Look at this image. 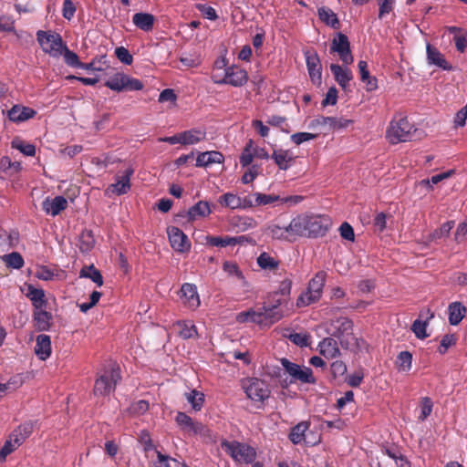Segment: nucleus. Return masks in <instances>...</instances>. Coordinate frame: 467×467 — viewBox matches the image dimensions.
<instances>
[{"instance_id":"obj_1","label":"nucleus","mask_w":467,"mask_h":467,"mask_svg":"<svg viewBox=\"0 0 467 467\" xmlns=\"http://www.w3.org/2000/svg\"><path fill=\"white\" fill-rule=\"evenodd\" d=\"M422 133L409 122L407 117L400 116L399 119L390 122L386 137L391 144H397L420 139Z\"/></svg>"},{"instance_id":"obj_2","label":"nucleus","mask_w":467,"mask_h":467,"mask_svg":"<svg viewBox=\"0 0 467 467\" xmlns=\"http://www.w3.org/2000/svg\"><path fill=\"white\" fill-rule=\"evenodd\" d=\"M36 38L45 53L49 54L53 57L62 56L65 44L59 34L52 31L38 30Z\"/></svg>"},{"instance_id":"obj_3","label":"nucleus","mask_w":467,"mask_h":467,"mask_svg":"<svg viewBox=\"0 0 467 467\" xmlns=\"http://www.w3.org/2000/svg\"><path fill=\"white\" fill-rule=\"evenodd\" d=\"M221 446L234 461L239 462L251 463L256 456L253 447L239 441H223Z\"/></svg>"},{"instance_id":"obj_4","label":"nucleus","mask_w":467,"mask_h":467,"mask_svg":"<svg viewBox=\"0 0 467 467\" xmlns=\"http://www.w3.org/2000/svg\"><path fill=\"white\" fill-rule=\"evenodd\" d=\"M120 369L118 366H113L109 371H106L99 376L94 385L93 392L95 395L106 396L113 391L119 380H120Z\"/></svg>"},{"instance_id":"obj_5","label":"nucleus","mask_w":467,"mask_h":467,"mask_svg":"<svg viewBox=\"0 0 467 467\" xmlns=\"http://www.w3.org/2000/svg\"><path fill=\"white\" fill-rule=\"evenodd\" d=\"M281 364L285 372L291 376V383L299 381L301 383L315 384L317 382L313 376V371L308 367H301L296 363L289 361L287 358H282Z\"/></svg>"},{"instance_id":"obj_6","label":"nucleus","mask_w":467,"mask_h":467,"mask_svg":"<svg viewBox=\"0 0 467 467\" xmlns=\"http://www.w3.org/2000/svg\"><path fill=\"white\" fill-rule=\"evenodd\" d=\"M330 52L337 53L341 61L346 65H350L354 61L348 37L341 32L337 33L333 38Z\"/></svg>"},{"instance_id":"obj_7","label":"nucleus","mask_w":467,"mask_h":467,"mask_svg":"<svg viewBox=\"0 0 467 467\" xmlns=\"http://www.w3.org/2000/svg\"><path fill=\"white\" fill-rule=\"evenodd\" d=\"M327 274L324 271L318 272L308 284V293L306 294L307 300L305 301V296L302 295L297 299V306L309 305L317 301L320 297V293L325 285Z\"/></svg>"},{"instance_id":"obj_8","label":"nucleus","mask_w":467,"mask_h":467,"mask_svg":"<svg viewBox=\"0 0 467 467\" xmlns=\"http://www.w3.org/2000/svg\"><path fill=\"white\" fill-rule=\"evenodd\" d=\"M307 238H318L324 236L331 226L328 217L319 215H307Z\"/></svg>"},{"instance_id":"obj_9","label":"nucleus","mask_w":467,"mask_h":467,"mask_svg":"<svg viewBox=\"0 0 467 467\" xmlns=\"http://www.w3.org/2000/svg\"><path fill=\"white\" fill-rule=\"evenodd\" d=\"M306 62L311 81L314 84L320 85L322 79V65L320 58L316 51L305 52Z\"/></svg>"},{"instance_id":"obj_10","label":"nucleus","mask_w":467,"mask_h":467,"mask_svg":"<svg viewBox=\"0 0 467 467\" xmlns=\"http://www.w3.org/2000/svg\"><path fill=\"white\" fill-rule=\"evenodd\" d=\"M351 122L352 120L343 118L320 116L311 121L310 127H323L327 131H331L347 128Z\"/></svg>"},{"instance_id":"obj_11","label":"nucleus","mask_w":467,"mask_h":467,"mask_svg":"<svg viewBox=\"0 0 467 467\" xmlns=\"http://www.w3.org/2000/svg\"><path fill=\"white\" fill-rule=\"evenodd\" d=\"M168 235L171 247L180 253L188 252L191 248V244L187 235L178 227L171 226L168 228Z\"/></svg>"},{"instance_id":"obj_12","label":"nucleus","mask_w":467,"mask_h":467,"mask_svg":"<svg viewBox=\"0 0 467 467\" xmlns=\"http://www.w3.org/2000/svg\"><path fill=\"white\" fill-rule=\"evenodd\" d=\"M247 397L255 401H263L269 397V389L265 381L258 379H252L249 385L245 387Z\"/></svg>"},{"instance_id":"obj_13","label":"nucleus","mask_w":467,"mask_h":467,"mask_svg":"<svg viewBox=\"0 0 467 467\" xmlns=\"http://www.w3.org/2000/svg\"><path fill=\"white\" fill-rule=\"evenodd\" d=\"M248 75L244 69L236 66L226 68L225 76L221 83L230 84L234 87H241L247 82Z\"/></svg>"},{"instance_id":"obj_14","label":"nucleus","mask_w":467,"mask_h":467,"mask_svg":"<svg viewBox=\"0 0 467 467\" xmlns=\"http://www.w3.org/2000/svg\"><path fill=\"white\" fill-rule=\"evenodd\" d=\"M330 327H332L330 335L336 338L353 335V321L348 317H340L332 320Z\"/></svg>"},{"instance_id":"obj_15","label":"nucleus","mask_w":467,"mask_h":467,"mask_svg":"<svg viewBox=\"0 0 467 467\" xmlns=\"http://www.w3.org/2000/svg\"><path fill=\"white\" fill-rule=\"evenodd\" d=\"M175 421L183 431L190 434L201 433L204 429L202 423L194 422L192 419L184 412H178Z\"/></svg>"},{"instance_id":"obj_16","label":"nucleus","mask_w":467,"mask_h":467,"mask_svg":"<svg viewBox=\"0 0 467 467\" xmlns=\"http://www.w3.org/2000/svg\"><path fill=\"white\" fill-rule=\"evenodd\" d=\"M260 314V319L262 320L261 326H271L284 317L282 309H276L274 306H267L264 304L263 307L258 311Z\"/></svg>"},{"instance_id":"obj_17","label":"nucleus","mask_w":467,"mask_h":467,"mask_svg":"<svg viewBox=\"0 0 467 467\" xmlns=\"http://www.w3.org/2000/svg\"><path fill=\"white\" fill-rule=\"evenodd\" d=\"M36 114V111L31 108L15 105L7 111L8 119L13 122H23L32 119Z\"/></svg>"},{"instance_id":"obj_18","label":"nucleus","mask_w":467,"mask_h":467,"mask_svg":"<svg viewBox=\"0 0 467 467\" xmlns=\"http://www.w3.org/2000/svg\"><path fill=\"white\" fill-rule=\"evenodd\" d=\"M307 215H299L294 218L286 226V231L290 236L307 237Z\"/></svg>"},{"instance_id":"obj_19","label":"nucleus","mask_w":467,"mask_h":467,"mask_svg":"<svg viewBox=\"0 0 467 467\" xmlns=\"http://www.w3.org/2000/svg\"><path fill=\"white\" fill-rule=\"evenodd\" d=\"M181 297L183 299V303L190 308H196L200 305L199 296L197 288L194 285L185 283L181 288Z\"/></svg>"},{"instance_id":"obj_20","label":"nucleus","mask_w":467,"mask_h":467,"mask_svg":"<svg viewBox=\"0 0 467 467\" xmlns=\"http://www.w3.org/2000/svg\"><path fill=\"white\" fill-rule=\"evenodd\" d=\"M334 337H325L319 344V353L327 358H334L340 356L337 341Z\"/></svg>"},{"instance_id":"obj_21","label":"nucleus","mask_w":467,"mask_h":467,"mask_svg":"<svg viewBox=\"0 0 467 467\" xmlns=\"http://www.w3.org/2000/svg\"><path fill=\"white\" fill-rule=\"evenodd\" d=\"M67 206V201L63 196H56L52 200L47 198L43 202V210L53 216L59 214Z\"/></svg>"},{"instance_id":"obj_22","label":"nucleus","mask_w":467,"mask_h":467,"mask_svg":"<svg viewBox=\"0 0 467 467\" xmlns=\"http://www.w3.org/2000/svg\"><path fill=\"white\" fill-rule=\"evenodd\" d=\"M33 317L36 330L47 331L51 327L53 318L52 315L43 308L34 309Z\"/></svg>"},{"instance_id":"obj_23","label":"nucleus","mask_w":467,"mask_h":467,"mask_svg":"<svg viewBox=\"0 0 467 467\" xmlns=\"http://www.w3.org/2000/svg\"><path fill=\"white\" fill-rule=\"evenodd\" d=\"M35 353L41 360H46L50 357L51 339L49 336L41 334L36 337Z\"/></svg>"},{"instance_id":"obj_24","label":"nucleus","mask_w":467,"mask_h":467,"mask_svg":"<svg viewBox=\"0 0 467 467\" xmlns=\"http://www.w3.org/2000/svg\"><path fill=\"white\" fill-rule=\"evenodd\" d=\"M133 174L131 168H127L120 176H118L116 183L112 184L113 192L118 195L126 193L130 189V177Z\"/></svg>"},{"instance_id":"obj_25","label":"nucleus","mask_w":467,"mask_h":467,"mask_svg":"<svg viewBox=\"0 0 467 467\" xmlns=\"http://www.w3.org/2000/svg\"><path fill=\"white\" fill-rule=\"evenodd\" d=\"M330 70L334 75L335 80L337 82V84L345 89L348 85V82L353 78L350 69L348 67L343 68L337 64H331Z\"/></svg>"},{"instance_id":"obj_26","label":"nucleus","mask_w":467,"mask_h":467,"mask_svg":"<svg viewBox=\"0 0 467 467\" xmlns=\"http://www.w3.org/2000/svg\"><path fill=\"white\" fill-rule=\"evenodd\" d=\"M224 161L223 155L215 150L200 153L196 159L197 167H207L213 163H222Z\"/></svg>"},{"instance_id":"obj_27","label":"nucleus","mask_w":467,"mask_h":467,"mask_svg":"<svg viewBox=\"0 0 467 467\" xmlns=\"http://www.w3.org/2000/svg\"><path fill=\"white\" fill-rule=\"evenodd\" d=\"M271 158L275 161L278 168L283 171H286L290 163L295 161V157L291 155L289 150L283 149L274 150Z\"/></svg>"},{"instance_id":"obj_28","label":"nucleus","mask_w":467,"mask_h":467,"mask_svg":"<svg viewBox=\"0 0 467 467\" xmlns=\"http://www.w3.org/2000/svg\"><path fill=\"white\" fill-rule=\"evenodd\" d=\"M132 22L138 28L149 32L153 28L155 17L149 13H136L132 17Z\"/></svg>"},{"instance_id":"obj_29","label":"nucleus","mask_w":467,"mask_h":467,"mask_svg":"<svg viewBox=\"0 0 467 467\" xmlns=\"http://www.w3.org/2000/svg\"><path fill=\"white\" fill-rule=\"evenodd\" d=\"M466 307L461 302H453L449 305V322L451 326H457L466 314Z\"/></svg>"},{"instance_id":"obj_30","label":"nucleus","mask_w":467,"mask_h":467,"mask_svg":"<svg viewBox=\"0 0 467 467\" xmlns=\"http://www.w3.org/2000/svg\"><path fill=\"white\" fill-rule=\"evenodd\" d=\"M427 58L430 64L436 65L442 69L449 70L451 68L441 52L430 44L427 45Z\"/></svg>"},{"instance_id":"obj_31","label":"nucleus","mask_w":467,"mask_h":467,"mask_svg":"<svg viewBox=\"0 0 467 467\" xmlns=\"http://www.w3.org/2000/svg\"><path fill=\"white\" fill-rule=\"evenodd\" d=\"M358 70L360 73L361 81L366 84L367 91H373L378 88V81L375 77H371L368 69V64L366 61L360 60L358 64Z\"/></svg>"},{"instance_id":"obj_32","label":"nucleus","mask_w":467,"mask_h":467,"mask_svg":"<svg viewBox=\"0 0 467 467\" xmlns=\"http://www.w3.org/2000/svg\"><path fill=\"white\" fill-rule=\"evenodd\" d=\"M212 213L208 202L200 201L187 211L188 220L193 221L197 217H205Z\"/></svg>"},{"instance_id":"obj_33","label":"nucleus","mask_w":467,"mask_h":467,"mask_svg":"<svg viewBox=\"0 0 467 467\" xmlns=\"http://www.w3.org/2000/svg\"><path fill=\"white\" fill-rule=\"evenodd\" d=\"M319 19L327 26L334 29H338L340 26L339 20L337 15L328 7H320L317 10Z\"/></svg>"},{"instance_id":"obj_34","label":"nucleus","mask_w":467,"mask_h":467,"mask_svg":"<svg viewBox=\"0 0 467 467\" xmlns=\"http://www.w3.org/2000/svg\"><path fill=\"white\" fill-rule=\"evenodd\" d=\"M26 296L32 301V305L34 308H43L47 305V300L45 298V292L43 289H38L34 287L33 285H28V292Z\"/></svg>"},{"instance_id":"obj_35","label":"nucleus","mask_w":467,"mask_h":467,"mask_svg":"<svg viewBox=\"0 0 467 467\" xmlns=\"http://www.w3.org/2000/svg\"><path fill=\"white\" fill-rule=\"evenodd\" d=\"M95 238L91 230H83L78 237V247L82 253H88L94 247Z\"/></svg>"},{"instance_id":"obj_36","label":"nucleus","mask_w":467,"mask_h":467,"mask_svg":"<svg viewBox=\"0 0 467 467\" xmlns=\"http://www.w3.org/2000/svg\"><path fill=\"white\" fill-rule=\"evenodd\" d=\"M308 421H301L291 429L289 433V440L294 444H298L305 440V432L309 428Z\"/></svg>"},{"instance_id":"obj_37","label":"nucleus","mask_w":467,"mask_h":467,"mask_svg":"<svg viewBox=\"0 0 467 467\" xmlns=\"http://www.w3.org/2000/svg\"><path fill=\"white\" fill-rule=\"evenodd\" d=\"M79 276L91 279L98 286H101L103 285V277L100 272L93 265L83 267L80 270Z\"/></svg>"},{"instance_id":"obj_38","label":"nucleus","mask_w":467,"mask_h":467,"mask_svg":"<svg viewBox=\"0 0 467 467\" xmlns=\"http://www.w3.org/2000/svg\"><path fill=\"white\" fill-rule=\"evenodd\" d=\"M181 134L182 145H192L204 138V133L195 129L181 132Z\"/></svg>"},{"instance_id":"obj_39","label":"nucleus","mask_w":467,"mask_h":467,"mask_svg":"<svg viewBox=\"0 0 467 467\" xmlns=\"http://www.w3.org/2000/svg\"><path fill=\"white\" fill-rule=\"evenodd\" d=\"M3 262L9 268L20 269L24 265V259L18 252H12L2 256Z\"/></svg>"},{"instance_id":"obj_40","label":"nucleus","mask_w":467,"mask_h":467,"mask_svg":"<svg viewBox=\"0 0 467 467\" xmlns=\"http://www.w3.org/2000/svg\"><path fill=\"white\" fill-rule=\"evenodd\" d=\"M185 398L188 400L189 403H191L192 408L199 411L202 408L203 402H204V394L196 390L192 389V391L185 393Z\"/></svg>"},{"instance_id":"obj_41","label":"nucleus","mask_w":467,"mask_h":467,"mask_svg":"<svg viewBox=\"0 0 467 467\" xmlns=\"http://www.w3.org/2000/svg\"><path fill=\"white\" fill-rule=\"evenodd\" d=\"M125 76L124 73H116L105 82V86L117 92L123 91L125 90Z\"/></svg>"},{"instance_id":"obj_42","label":"nucleus","mask_w":467,"mask_h":467,"mask_svg":"<svg viewBox=\"0 0 467 467\" xmlns=\"http://www.w3.org/2000/svg\"><path fill=\"white\" fill-rule=\"evenodd\" d=\"M11 147L20 150L26 156H34L36 154V147L33 144L26 143L18 137L12 140Z\"/></svg>"},{"instance_id":"obj_43","label":"nucleus","mask_w":467,"mask_h":467,"mask_svg":"<svg viewBox=\"0 0 467 467\" xmlns=\"http://www.w3.org/2000/svg\"><path fill=\"white\" fill-rule=\"evenodd\" d=\"M454 226L453 221H448L444 223L439 229L433 231L428 237L430 241H438L443 237H447L450 234L451 230Z\"/></svg>"},{"instance_id":"obj_44","label":"nucleus","mask_w":467,"mask_h":467,"mask_svg":"<svg viewBox=\"0 0 467 467\" xmlns=\"http://www.w3.org/2000/svg\"><path fill=\"white\" fill-rule=\"evenodd\" d=\"M260 317L261 316L258 314V311L250 309L248 311L239 313L236 317V320L239 323L253 322L258 325H262Z\"/></svg>"},{"instance_id":"obj_45","label":"nucleus","mask_w":467,"mask_h":467,"mask_svg":"<svg viewBox=\"0 0 467 467\" xmlns=\"http://www.w3.org/2000/svg\"><path fill=\"white\" fill-rule=\"evenodd\" d=\"M257 264L262 269L275 270L278 267V261L271 257L267 253H262L257 258Z\"/></svg>"},{"instance_id":"obj_46","label":"nucleus","mask_w":467,"mask_h":467,"mask_svg":"<svg viewBox=\"0 0 467 467\" xmlns=\"http://www.w3.org/2000/svg\"><path fill=\"white\" fill-rule=\"evenodd\" d=\"M219 202L230 209H237L241 205V197L228 192L220 197Z\"/></svg>"},{"instance_id":"obj_47","label":"nucleus","mask_w":467,"mask_h":467,"mask_svg":"<svg viewBox=\"0 0 467 467\" xmlns=\"http://www.w3.org/2000/svg\"><path fill=\"white\" fill-rule=\"evenodd\" d=\"M62 55L64 57V61L67 66L79 68L82 66V62L79 60L78 56L75 52L69 50L66 45L63 47Z\"/></svg>"},{"instance_id":"obj_48","label":"nucleus","mask_w":467,"mask_h":467,"mask_svg":"<svg viewBox=\"0 0 467 467\" xmlns=\"http://www.w3.org/2000/svg\"><path fill=\"white\" fill-rule=\"evenodd\" d=\"M178 327H180L179 334L184 339L192 338L197 334L196 327L192 323L185 321L178 322Z\"/></svg>"},{"instance_id":"obj_49","label":"nucleus","mask_w":467,"mask_h":467,"mask_svg":"<svg viewBox=\"0 0 467 467\" xmlns=\"http://www.w3.org/2000/svg\"><path fill=\"white\" fill-rule=\"evenodd\" d=\"M412 362V355L409 351H402L399 354L397 358V364L399 370L408 371L410 369Z\"/></svg>"},{"instance_id":"obj_50","label":"nucleus","mask_w":467,"mask_h":467,"mask_svg":"<svg viewBox=\"0 0 467 467\" xmlns=\"http://www.w3.org/2000/svg\"><path fill=\"white\" fill-rule=\"evenodd\" d=\"M107 63V56L103 55L99 57H95L92 59L89 63H83L80 68H84L87 70H92V71H101L103 70V67L101 65H105Z\"/></svg>"},{"instance_id":"obj_51","label":"nucleus","mask_w":467,"mask_h":467,"mask_svg":"<svg viewBox=\"0 0 467 467\" xmlns=\"http://www.w3.org/2000/svg\"><path fill=\"white\" fill-rule=\"evenodd\" d=\"M253 197L255 199V204H257V206L271 204L280 200L279 195L260 192L254 193Z\"/></svg>"},{"instance_id":"obj_52","label":"nucleus","mask_w":467,"mask_h":467,"mask_svg":"<svg viewBox=\"0 0 467 467\" xmlns=\"http://www.w3.org/2000/svg\"><path fill=\"white\" fill-rule=\"evenodd\" d=\"M288 300L285 297L278 296V293L270 294L264 304L267 306H274L276 309H281L283 305H286Z\"/></svg>"},{"instance_id":"obj_53","label":"nucleus","mask_w":467,"mask_h":467,"mask_svg":"<svg viewBox=\"0 0 467 467\" xmlns=\"http://www.w3.org/2000/svg\"><path fill=\"white\" fill-rule=\"evenodd\" d=\"M428 325V321H420L419 319L415 320L411 326V330L415 334V336L420 338L423 339L428 337V334L426 333V327Z\"/></svg>"},{"instance_id":"obj_54","label":"nucleus","mask_w":467,"mask_h":467,"mask_svg":"<svg viewBox=\"0 0 467 467\" xmlns=\"http://www.w3.org/2000/svg\"><path fill=\"white\" fill-rule=\"evenodd\" d=\"M457 338L454 334H446L441 340L440 347L438 348L441 354H445L448 348L456 344Z\"/></svg>"},{"instance_id":"obj_55","label":"nucleus","mask_w":467,"mask_h":467,"mask_svg":"<svg viewBox=\"0 0 467 467\" xmlns=\"http://www.w3.org/2000/svg\"><path fill=\"white\" fill-rule=\"evenodd\" d=\"M115 55L117 58L125 65H131L133 62V57L130 51L124 47H119L115 49Z\"/></svg>"},{"instance_id":"obj_56","label":"nucleus","mask_w":467,"mask_h":467,"mask_svg":"<svg viewBox=\"0 0 467 467\" xmlns=\"http://www.w3.org/2000/svg\"><path fill=\"white\" fill-rule=\"evenodd\" d=\"M288 339L298 347H306L309 344V335L303 333H292L288 337Z\"/></svg>"},{"instance_id":"obj_57","label":"nucleus","mask_w":467,"mask_h":467,"mask_svg":"<svg viewBox=\"0 0 467 467\" xmlns=\"http://www.w3.org/2000/svg\"><path fill=\"white\" fill-rule=\"evenodd\" d=\"M331 375L334 379L344 376L347 372V365L341 360L332 362L330 366Z\"/></svg>"},{"instance_id":"obj_58","label":"nucleus","mask_w":467,"mask_h":467,"mask_svg":"<svg viewBox=\"0 0 467 467\" xmlns=\"http://www.w3.org/2000/svg\"><path fill=\"white\" fill-rule=\"evenodd\" d=\"M452 173H454V171L453 170H450L448 171L433 175L430 180L429 179L428 180H422L420 183L422 184V185H428V186L431 187V184H437L440 182H441V181L451 177Z\"/></svg>"},{"instance_id":"obj_59","label":"nucleus","mask_w":467,"mask_h":467,"mask_svg":"<svg viewBox=\"0 0 467 467\" xmlns=\"http://www.w3.org/2000/svg\"><path fill=\"white\" fill-rule=\"evenodd\" d=\"M271 236L275 239H285L288 240V231L286 226L273 225L269 227Z\"/></svg>"},{"instance_id":"obj_60","label":"nucleus","mask_w":467,"mask_h":467,"mask_svg":"<svg viewBox=\"0 0 467 467\" xmlns=\"http://www.w3.org/2000/svg\"><path fill=\"white\" fill-rule=\"evenodd\" d=\"M206 244L211 246H220V247H225L227 245H230L229 237H220V236H212L207 235L205 237Z\"/></svg>"},{"instance_id":"obj_61","label":"nucleus","mask_w":467,"mask_h":467,"mask_svg":"<svg viewBox=\"0 0 467 467\" xmlns=\"http://www.w3.org/2000/svg\"><path fill=\"white\" fill-rule=\"evenodd\" d=\"M394 0H379V18L393 11Z\"/></svg>"},{"instance_id":"obj_62","label":"nucleus","mask_w":467,"mask_h":467,"mask_svg":"<svg viewBox=\"0 0 467 467\" xmlns=\"http://www.w3.org/2000/svg\"><path fill=\"white\" fill-rule=\"evenodd\" d=\"M317 137V134H314V133H308V132H297V133H295L291 136V140L296 144V145H300L301 143L305 142V141H307V140H314Z\"/></svg>"},{"instance_id":"obj_63","label":"nucleus","mask_w":467,"mask_h":467,"mask_svg":"<svg viewBox=\"0 0 467 467\" xmlns=\"http://www.w3.org/2000/svg\"><path fill=\"white\" fill-rule=\"evenodd\" d=\"M364 378L362 369L355 371L352 375L346 378V382L352 388H357L360 385Z\"/></svg>"},{"instance_id":"obj_64","label":"nucleus","mask_w":467,"mask_h":467,"mask_svg":"<svg viewBox=\"0 0 467 467\" xmlns=\"http://www.w3.org/2000/svg\"><path fill=\"white\" fill-rule=\"evenodd\" d=\"M340 235L343 239H346L348 241H354L355 239V234L352 226L345 222L343 223L339 227Z\"/></svg>"}]
</instances>
